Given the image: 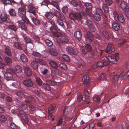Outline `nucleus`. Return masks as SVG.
<instances>
[{
	"label": "nucleus",
	"instance_id": "1",
	"mask_svg": "<svg viewBox=\"0 0 129 129\" xmlns=\"http://www.w3.org/2000/svg\"><path fill=\"white\" fill-rule=\"evenodd\" d=\"M84 13L83 12L80 13L78 12L71 13L69 14L70 18L72 20H80L82 17L84 15Z\"/></svg>",
	"mask_w": 129,
	"mask_h": 129
},
{
	"label": "nucleus",
	"instance_id": "2",
	"mask_svg": "<svg viewBox=\"0 0 129 129\" xmlns=\"http://www.w3.org/2000/svg\"><path fill=\"white\" fill-rule=\"evenodd\" d=\"M84 95L83 96L81 95H79L77 97V100L78 102H80L83 101L84 102L85 104H88L89 103V95L88 92L87 90H85L84 91Z\"/></svg>",
	"mask_w": 129,
	"mask_h": 129
},
{
	"label": "nucleus",
	"instance_id": "3",
	"mask_svg": "<svg viewBox=\"0 0 129 129\" xmlns=\"http://www.w3.org/2000/svg\"><path fill=\"white\" fill-rule=\"evenodd\" d=\"M113 14L114 19L116 21H118L122 23H124L125 20L122 14L118 13L116 11H114Z\"/></svg>",
	"mask_w": 129,
	"mask_h": 129
},
{
	"label": "nucleus",
	"instance_id": "4",
	"mask_svg": "<svg viewBox=\"0 0 129 129\" xmlns=\"http://www.w3.org/2000/svg\"><path fill=\"white\" fill-rule=\"evenodd\" d=\"M14 73V70L10 68H8L7 72L4 74V77L7 80H12L13 79L12 73Z\"/></svg>",
	"mask_w": 129,
	"mask_h": 129
},
{
	"label": "nucleus",
	"instance_id": "5",
	"mask_svg": "<svg viewBox=\"0 0 129 129\" xmlns=\"http://www.w3.org/2000/svg\"><path fill=\"white\" fill-rule=\"evenodd\" d=\"M8 16L9 15L5 13H2L0 17V24L2 23L3 22L9 23L10 20L8 18Z\"/></svg>",
	"mask_w": 129,
	"mask_h": 129
},
{
	"label": "nucleus",
	"instance_id": "6",
	"mask_svg": "<svg viewBox=\"0 0 129 129\" xmlns=\"http://www.w3.org/2000/svg\"><path fill=\"white\" fill-rule=\"evenodd\" d=\"M85 39L86 42L89 43L92 42L94 39V36L90 31H88L85 36Z\"/></svg>",
	"mask_w": 129,
	"mask_h": 129
},
{
	"label": "nucleus",
	"instance_id": "7",
	"mask_svg": "<svg viewBox=\"0 0 129 129\" xmlns=\"http://www.w3.org/2000/svg\"><path fill=\"white\" fill-rule=\"evenodd\" d=\"M66 51L68 54L71 55H76L78 52V51L76 49L69 46L67 47Z\"/></svg>",
	"mask_w": 129,
	"mask_h": 129
},
{
	"label": "nucleus",
	"instance_id": "8",
	"mask_svg": "<svg viewBox=\"0 0 129 129\" xmlns=\"http://www.w3.org/2000/svg\"><path fill=\"white\" fill-rule=\"evenodd\" d=\"M58 28L57 26H51L50 28L51 31L53 33V35L55 37H58L60 36L61 34L57 31Z\"/></svg>",
	"mask_w": 129,
	"mask_h": 129
},
{
	"label": "nucleus",
	"instance_id": "9",
	"mask_svg": "<svg viewBox=\"0 0 129 129\" xmlns=\"http://www.w3.org/2000/svg\"><path fill=\"white\" fill-rule=\"evenodd\" d=\"M28 11L30 13H31L36 16V13L37 11V8L33 6L31 3L29 4L27 6Z\"/></svg>",
	"mask_w": 129,
	"mask_h": 129
},
{
	"label": "nucleus",
	"instance_id": "10",
	"mask_svg": "<svg viewBox=\"0 0 129 129\" xmlns=\"http://www.w3.org/2000/svg\"><path fill=\"white\" fill-rule=\"evenodd\" d=\"M24 120L25 122L28 125L30 124V121L27 117V116L26 113L23 111H20L19 115Z\"/></svg>",
	"mask_w": 129,
	"mask_h": 129
},
{
	"label": "nucleus",
	"instance_id": "11",
	"mask_svg": "<svg viewBox=\"0 0 129 129\" xmlns=\"http://www.w3.org/2000/svg\"><path fill=\"white\" fill-rule=\"evenodd\" d=\"M83 83L84 85L87 87L90 86V83L89 76L86 75H84L82 79Z\"/></svg>",
	"mask_w": 129,
	"mask_h": 129
},
{
	"label": "nucleus",
	"instance_id": "12",
	"mask_svg": "<svg viewBox=\"0 0 129 129\" xmlns=\"http://www.w3.org/2000/svg\"><path fill=\"white\" fill-rule=\"evenodd\" d=\"M112 60L111 56H108L107 57H103L101 58V60L103 61L105 65L108 66L110 63V60Z\"/></svg>",
	"mask_w": 129,
	"mask_h": 129
},
{
	"label": "nucleus",
	"instance_id": "13",
	"mask_svg": "<svg viewBox=\"0 0 129 129\" xmlns=\"http://www.w3.org/2000/svg\"><path fill=\"white\" fill-rule=\"evenodd\" d=\"M24 98L26 99L25 102L28 104H34L35 103V99L33 97L25 96Z\"/></svg>",
	"mask_w": 129,
	"mask_h": 129
},
{
	"label": "nucleus",
	"instance_id": "14",
	"mask_svg": "<svg viewBox=\"0 0 129 129\" xmlns=\"http://www.w3.org/2000/svg\"><path fill=\"white\" fill-rule=\"evenodd\" d=\"M18 15L22 18L26 15V11L25 8H20L18 10Z\"/></svg>",
	"mask_w": 129,
	"mask_h": 129
},
{
	"label": "nucleus",
	"instance_id": "15",
	"mask_svg": "<svg viewBox=\"0 0 129 129\" xmlns=\"http://www.w3.org/2000/svg\"><path fill=\"white\" fill-rule=\"evenodd\" d=\"M92 47L89 44H86L85 48L82 49V53L84 54H86L87 52L91 51Z\"/></svg>",
	"mask_w": 129,
	"mask_h": 129
},
{
	"label": "nucleus",
	"instance_id": "16",
	"mask_svg": "<svg viewBox=\"0 0 129 129\" xmlns=\"http://www.w3.org/2000/svg\"><path fill=\"white\" fill-rule=\"evenodd\" d=\"M115 50V48L112 45L108 44L106 50V52L107 53L111 54Z\"/></svg>",
	"mask_w": 129,
	"mask_h": 129
},
{
	"label": "nucleus",
	"instance_id": "17",
	"mask_svg": "<svg viewBox=\"0 0 129 129\" xmlns=\"http://www.w3.org/2000/svg\"><path fill=\"white\" fill-rule=\"evenodd\" d=\"M23 84L25 86L29 87H32L33 85V83L30 79H27L24 81Z\"/></svg>",
	"mask_w": 129,
	"mask_h": 129
},
{
	"label": "nucleus",
	"instance_id": "18",
	"mask_svg": "<svg viewBox=\"0 0 129 129\" xmlns=\"http://www.w3.org/2000/svg\"><path fill=\"white\" fill-rule=\"evenodd\" d=\"M25 90L23 88H21L20 90L17 91L16 92V94L18 97L23 98L25 96V95H24V93L25 92Z\"/></svg>",
	"mask_w": 129,
	"mask_h": 129
},
{
	"label": "nucleus",
	"instance_id": "19",
	"mask_svg": "<svg viewBox=\"0 0 129 129\" xmlns=\"http://www.w3.org/2000/svg\"><path fill=\"white\" fill-rule=\"evenodd\" d=\"M112 27L114 29L117 31H118L120 28V24L116 21H114L112 23Z\"/></svg>",
	"mask_w": 129,
	"mask_h": 129
},
{
	"label": "nucleus",
	"instance_id": "20",
	"mask_svg": "<svg viewBox=\"0 0 129 129\" xmlns=\"http://www.w3.org/2000/svg\"><path fill=\"white\" fill-rule=\"evenodd\" d=\"M72 110L70 106L66 107L63 110V117L65 118L66 117V115Z\"/></svg>",
	"mask_w": 129,
	"mask_h": 129
},
{
	"label": "nucleus",
	"instance_id": "21",
	"mask_svg": "<svg viewBox=\"0 0 129 129\" xmlns=\"http://www.w3.org/2000/svg\"><path fill=\"white\" fill-rule=\"evenodd\" d=\"M129 76V70L125 73L124 72L121 73L119 75V78L120 79H124Z\"/></svg>",
	"mask_w": 129,
	"mask_h": 129
},
{
	"label": "nucleus",
	"instance_id": "22",
	"mask_svg": "<svg viewBox=\"0 0 129 129\" xmlns=\"http://www.w3.org/2000/svg\"><path fill=\"white\" fill-rule=\"evenodd\" d=\"M75 37L79 41H80L82 37V34L79 31H76L74 34Z\"/></svg>",
	"mask_w": 129,
	"mask_h": 129
},
{
	"label": "nucleus",
	"instance_id": "23",
	"mask_svg": "<svg viewBox=\"0 0 129 129\" xmlns=\"http://www.w3.org/2000/svg\"><path fill=\"white\" fill-rule=\"evenodd\" d=\"M24 71L25 74L28 76H30L32 74V72L30 69L28 67L24 66Z\"/></svg>",
	"mask_w": 129,
	"mask_h": 129
},
{
	"label": "nucleus",
	"instance_id": "24",
	"mask_svg": "<svg viewBox=\"0 0 129 129\" xmlns=\"http://www.w3.org/2000/svg\"><path fill=\"white\" fill-rule=\"evenodd\" d=\"M119 54L118 53H116L114 56V57H111L112 60H110V63H116L117 61L119 60Z\"/></svg>",
	"mask_w": 129,
	"mask_h": 129
},
{
	"label": "nucleus",
	"instance_id": "25",
	"mask_svg": "<svg viewBox=\"0 0 129 129\" xmlns=\"http://www.w3.org/2000/svg\"><path fill=\"white\" fill-rule=\"evenodd\" d=\"M105 66L104 64V62L103 63L102 62L99 61L98 62L96 63V64H93L92 66V68L93 69H95L96 67H99L100 68H102L104 67V66Z\"/></svg>",
	"mask_w": 129,
	"mask_h": 129
},
{
	"label": "nucleus",
	"instance_id": "26",
	"mask_svg": "<svg viewBox=\"0 0 129 129\" xmlns=\"http://www.w3.org/2000/svg\"><path fill=\"white\" fill-rule=\"evenodd\" d=\"M49 64L50 66L52 68L54 69H57L58 68V66L57 63L54 60H51L49 62Z\"/></svg>",
	"mask_w": 129,
	"mask_h": 129
},
{
	"label": "nucleus",
	"instance_id": "27",
	"mask_svg": "<svg viewBox=\"0 0 129 129\" xmlns=\"http://www.w3.org/2000/svg\"><path fill=\"white\" fill-rule=\"evenodd\" d=\"M18 26L19 28H21V29L24 31L27 30V27L24 22H19L18 24Z\"/></svg>",
	"mask_w": 129,
	"mask_h": 129
},
{
	"label": "nucleus",
	"instance_id": "28",
	"mask_svg": "<svg viewBox=\"0 0 129 129\" xmlns=\"http://www.w3.org/2000/svg\"><path fill=\"white\" fill-rule=\"evenodd\" d=\"M84 5L86 8V11H89L90 12L92 10V4L88 3H85Z\"/></svg>",
	"mask_w": 129,
	"mask_h": 129
},
{
	"label": "nucleus",
	"instance_id": "29",
	"mask_svg": "<svg viewBox=\"0 0 129 129\" xmlns=\"http://www.w3.org/2000/svg\"><path fill=\"white\" fill-rule=\"evenodd\" d=\"M54 15L53 13L51 12L46 13L45 14V16L47 18L51 19L54 17Z\"/></svg>",
	"mask_w": 129,
	"mask_h": 129
},
{
	"label": "nucleus",
	"instance_id": "30",
	"mask_svg": "<svg viewBox=\"0 0 129 129\" xmlns=\"http://www.w3.org/2000/svg\"><path fill=\"white\" fill-rule=\"evenodd\" d=\"M31 20L34 24L37 26H39L40 25L39 20L36 18L33 17L31 18Z\"/></svg>",
	"mask_w": 129,
	"mask_h": 129
},
{
	"label": "nucleus",
	"instance_id": "31",
	"mask_svg": "<svg viewBox=\"0 0 129 129\" xmlns=\"http://www.w3.org/2000/svg\"><path fill=\"white\" fill-rule=\"evenodd\" d=\"M62 60L63 62H69L70 61V58L68 55L63 54L62 56Z\"/></svg>",
	"mask_w": 129,
	"mask_h": 129
},
{
	"label": "nucleus",
	"instance_id": "32",
	"mask_svg": "<svg viewBox=\"0 0 129 129\" xmlns=\"http://www.w3.org/2000/svg\"><path fill=\"white\" fill-rule=\"evenodd\" d=\"M10 15L11 16L15 17L16 16V13L15 10L12 8H11L9 11Z\"/></svg>",
	"mask_w": 129,
	"mask_h": 129
},
{
	"label": "nucleus",
	"instance_id": "33",
	"mask_svg": "<svg viewBox=\"0 0 129 129\" xmlns=\"http://www.w3.org/2000/svg\"><path fill=\"white\" fill-rule=\"evenodd\" d=\"M30 66L31 67L35 70L37 69L38 68V63L35 61H32L30 64Z\"/></svg>",
	"mask_w": 129,
	"mask_h": 129
},
{
	"label": "nucleus",
	"instance_id": "34",
	"mask_svg": "<svg viewBox=\"0 0 129 129\" xmlns=\"http://www.w3.org/2000/svg\"><path fill=\"white\" fill-rule=\"evenodd\" d=\"M101 15L97 13H94L93 15V17L97 21H99L101 20Z\"/></svg>",
	"mask_w": 129,
	"mask_h": 129
},
{
	"label": "nucleus",
	"instance_id": "35",
	"mask_svg": "<svg viewBox=\"0 0 129 129\" xmlns=\"http://www.w3.org/2000/svg\"><path fill=\"white\" fill-rule=\"evenodd\" d=\"M27 108L28 106L26 104H22L19 106L18 109L20 111H22L26 109Z\"/></svg>",
	"mask_w": 129,
	"mask_h": 129
},
{
	"label": "nucleus",
	"instance_id": "36",
	"mask_svg": "<svg viewBox=\"0 0 129 129\" xmlns=\"http://www.w3.org/2000/svg\"><path fill=\"white\" fill-rule=\"evenodd\" d=\"M56 23L58 25L60 26L61 28H64V25L63 21L61 19H58L57 20Z\"/></svg>",
	"mask_w": 129,
	"mask_h": 129
},
{
	"label": "nucleus",
	"instance_id": "37",
	"mask_svg": "<svg viewBox=\"0 0 129 129\" xmlns=\"http://www.w3.org/2000/svg\"><path fill=\"white\" fill-rule=\"evenodd\" d=\"M46 83L48 84L50 86H54L56 85L55 82L52 80H48L46 81Z\"/></svg>",
	"mask_w": 129,
	"mask_h": 129
},
{
	"label": "nucleus",
	"instance_id": "38",
	"mask_svg": "<svg viewBox=\"0 0 129 129\" xmlns=\"http://www.w3.org/2000/svg\"><path fill=\"white\" fill-rule=\"evenodd\" d=\"M20 58L21 60L23 62H27L28 61V59L27 57L24 54H21Z\"/></svg>",
	"mask_w": 129,
	"mask_h": 129
},
{
	"label": "nucleus",
	"instance_id": "39",
	"mask_svg": "<svg viewBox=\"0 0 129 129\" xmlns=\"http://www.w3.org/2000/svg\"><path fill=\"white\" fill-rule=\"evenodd\" d=\"M41 4V6L45 5L48 6V4H51V2L49 0H43Z\"/></svg>",
	"mask_w": 129,
	"mask_h": 129
},
{
	"label": "nucleus",
	"instance_id": "40",
	"mask_svg": "<svg viewBox=\"0 0 129 129\" xmlns=\"http://www.w3.org/2000/svg\"><path fill=\"white\" fill-rule=\"evenodd\" d=\"M5 52L6 54L8 56H10L11 55V50L9 47L7 46L6 47Z\"/></svg>",
	"mask_w": 129,
	"mask_h": 129
},
{
	"label": "nucleus",
	"instance_id": "41",
	"mask_svg": "<svg viewBox=\"0 0 129 129\" xmlns=\"http://www.w3.org/2000/svg\"><path fill=\"white\" fill-rule=\"evenodd\" d=\"M62 118H60L58 120V122L57 123L56 126L54 127L52 129H55L56 126L59 125L60 124L63 125L65 124V122L62 121Z\"/></svg>",
	"mask_w": 129,
	"mask_h": 129
},
{
	"label": "nucleus",
	"instance_id": "42",
	"mask_svg": "<svg viewBox=\"0 0 129 129\" xmlns=\"http://www.w3.org/2000/svg\"><path fill=\"white\" fill-rule=\"evenodd\" d=\"M29 108L30 111V112L31 114H32L34 112L36 109V107L32 104H29Z\"/></svg>",
	"mask_w": 129,
	"mask_h": 129
},
{
	"label": "nucleus",
	"instance_id": "43",
	"mask_svg": "<svg viewBox=\"0 0 129 129\" xmlns=\"http://www.w3.org/2000/svg\"><path fill=\"white\" fill-rule=\"evenodd\" d=\"M102 9L105 13H107L109 12V8L106 4H104L103 5Z\"/></svg>",
	"mask_w": 129,
	"mask_h": 129
},
{
	"label": "nucleus",
	"instance_id": "44",
	"mask_svg": "<svg viewBox=\"0 0 129 129\" xmlns=\"http://www.w3.org/2000/svg\"><path fill=\"white\" fill-rule=\"evenodd\" d=\"M43 87L45 90L50 91L51 90V87L50 86L46 83L43 84Z\"/></svg>",
	"mask_w": 129,
	"mask_h": 129
},
{
	"label": "nucleus",
	"instance_id": "45",
	"mask_svg": "<svg viewBox=\"0 0 129 129\" xmlns=\"http://www.w3.org/2000/svg\"><path fill=\"white\" fill-rule=\"evenodd\" d=\"M60 41L61 42L63 43H66L68 42V39L64 36H62L60 39Z\"/></svg>",
	"mask_w": 129,
	"mask_h": 129
},
{
	"label": "nucleus",
	"instance_id": "46",
	"mask_svg": "<svg viewBox=\"0 0 129 129\" xmlns=\"http://www.w3.org/2000/svg\"><path fill=\"white\" fill-rule=\"evenodd\" d=\"M60 67L62 69L66 70L67 69V67L66 64L63 63H61L59 65Z\"/></svg>",
	"mask_w": 129,
	"mask_h": 129
},
{
	"label": "nucleus",
	"instance_id": "47",
	"mask_svg": "<svg viewBox=\"0 0 129 129\" xmlns=\"http://www.w3.org/2000/svg\"><path fill=\"white\" fill-rule=\"evenodd\" d=\"M13 85L15 87L17 88H20L21 87L20 83L18 81H16L13 83Z\"/></svg>",
	"mask_w": 129,
	"mask_h": 129
},
{
	"label": "nucleus",
	"instance_id": "48",
	"mask_svg": "<svg viewBox=\"0 0 129 129\" xmlns=\"http://www.w3.org/2000/svg\"><path fill=\"white\" fill-rule=\"evenodd\" d=\"M127 6V3L124 1H123L121 2L120 4V7L123 9H125V8Z\"/></svg>",
	"mask_w": 129,
	"mask_h": 129
},
{
	"label": "nucleus",
	"instance_id": "49",
	"mask_svg": "<svg viewBox=\"0 0 129 129\" xmlns=\"http://www.w3.org/2000/svg\"><path fill=\"white\" fill-rule=\"evenodd\" d=\"M50 52L51 55L54 56H56L57 54L56 51L54 49H50Z\"/></svg>",
	"mask_w": 129,
	"mask_h": 129
},
{
	"label": "nucleus",
	"instance_id": "50",
	"mask_svg": "<svg viewBox=\"0 0 129 129\" xmlns=\"http://www.w3.org/2000/svg\"><path fill=\"white\" fill-rule=\"evenodd\" d=\"M15 70L16 72L18 73H20L22 72L21 69L19 65H17L15 66Z\"/></svg>",
	"mask_w": 129,
	"mask_h": 129
},
{
	"label": "nucleus",
	"instance_id": "51",
	"mask_svg": "<svg viewBox=\"0 0 129 129\" xmlns=\"http://www.w3.org/2000/svg\"><path fill=\"white\" fill-rule=\"evenodd\" d=\"M45 42L47 45L49 47H51L53 45L52 42L48 39L46 40Z\"/></svg>",
	"mask_w": 129,
	"mask_h": 129
},
{
	"label": "nucleus",
	"instance_id": "52",
	"mask_svg": "<svg viewBox=\"0 0 129 129\" xmlns=\"http://www.w3.org/2000/svg\"><path fill=\"white\" fill-rule=\"evenodd\" d=\"M102 35L103 36L107 39L109 38V35L108 33L105 31H103L102 32Z\"/></svg>",
	"mask_w": 129,
	"mask_h": 129
},
{
	"label": "nucleus",
	"instance_id": "53",
	"mask_svg": "<svg viewBox=\"0 0 129 129\" xmlns=\"http://www.w3.org/2000/svg\"><path fill=\"white\" fill-rule=\"evenodd\" d=\"M8 27L10 29L13 30L14 31H16L17 29L16 26L14 25H9L8 26Z\"/></svg>",
	"mask_w": 129,
	"mask_h": 129
},
{
	"label": "nucleus",
	"instance_id": "54",
	"mask_svg": "<svg viewBox=\"0 0 129 129\" xmlns=\"http://www.w3.org/2000/svg\"><path fill=\"white\" fill-rule=\"evenodd\" d=\"M24 38L26 42L27 43H32V42L30 38L28 36L24 37Z\"/></svg>",
	"mask_w": 129,
	"mask_h": 129
},
{
	"label": "nucleus",
	"instance_id": "55",
	"mask_svg": "<svg viewBox=\"0 0 129 129\" xmlns=\"http://www.w3.org/2000/svg\"><path fill=\"white\" fill-rule=\"evenodd\" d=\"M5 61L7 63H10L12 62V59L9 57H6L5 58Z\"/></svg>",
	"mask_w": 129,
	"mask_h": 129
},
{
	"label": "nucleus",
	"instance_id": "56",
	"mask_svg": "<svg viewBox=\"0 0 129 129\" xmlns=\"http://www.w3.org/2000/svg\"><path fill=\"white\" fill-rule=\"evenodd\" d=\"M22 19L26 23L28 24H30V25L31 24L30 22L28 19L26 17V16L22 18Z\"/></svg>",
	"mask_w": 129,
	"mask_h": 129
},
{
	"label": "nucleus",
	"instance_id": "57",
	"mask_svg": "<svg viewBox=\"0 0 129 129\" xmlns=\"http://www.w3.org/2000/svg\"><path fill=\"white\" fill-rule=\"evenodd\" d=\"M12 112L13 114L15 115H17L18 116L19 115V113L20 112L19 109L13 110L12 111Z\"/></svg>",
	"mask_w": 129,
	"mask_h": 129
},
{
	"label": "nucleus",
	"instance_id": "58",
	"mask_svg": "<svg viewBox=\"0 0 129 129\" xmlns=\"http://www.w3.org/2000/svg\"><path fill=\"white\" fill-rule=\"evenodd\" d=\"M94 122H92L90 124L87 125L83 129H84L85 128H87V129H88V128H89V129H91V128L92 129L94 126Z\"/></svg>",
	"mask_w": 129,
	"mask_h": 129
},
{
	"label": "nucleus",
	"instance_id": "59",
	"mask_svg": "<svg viewBox=\"0 0 129 129\" xmlns=\"http://www.w3.org/2000/svg\"><path fill=\"white\" fill-rule=\"evenodd\" d=\"M36 81L38 85L40 86L42 85V81L41 79L39 77H37L36 78Z\"/></svg>",
	"mask_w": 129,
	"mask_h": 129
},
{
	"label": "nucleus",
	"instance_id": "60",
	"mask_svg": "<svg viewBox=\"0 0 129 129\" xmlns=\"http://www.w3.org/2000/svg\"><path fill=\"white\" fill-rule=\"evenodd\" d=\"M32 54L35 56L39 57H40L41 56V55L40 53L37 52L33 51Z\"/></svg>",
	"mask_w": 129,
	"mask_h": 129
},
{
	"label": "nucleus",
	"instance_id": "61",
	"mask_svg": "<svg viewBox=\"0 0 129 129\" xmlns=\"http://www.w3.org/2000/svg\"><path fill=\"white\" fill-rule=\"evenodd\" d=\"M62 12L65 14L67 13L68 11V8L66 6H64L62 9Z\"/></svg>",
	"mask_w": 129,
	"mask_h": 129
},
{
	"label": "nucleus",
	"instance_id": "62",
	"mask_svg": "<svg viewBox=\"0 0 129 129\" xmlns=\"http://www.w3.org/2000/svg\"><path fill=\"white\" fill-rule=\"evenodd\" d=\"M15 47L20 50H21V47L20 44L18 42H16L14 43Z\"/></svg>",
	"mask_w": 129,
	"mask_h": 129
},
{
	"label": "nucleus",
	"instance_id": "63",
	"mask_svg": "<svg viewBox=\"0 0 129 129\" xmlns=\"http://www.w3.org/2000/svg\"><path fill=\"white\" fill-rule=\"evenodd\" d=\"M10 126L12 129H16L18 128L17 126L13 122L11 123Z\"/></svg>",
	"mask_w": 129,
	"mask_h": 129
},
{
	"label": "nucleus",
	"instance_id": "64",
	"mask_svg": "<svg viewBox=\"0 0 129 129\" xmlns=\"http://www.w3.org/2000/svg\"><path fill=\"white\" fill-rule=\"evenodd\" d=\"M125 14L126 17L129 18V9L127 8L125 10Z\"/></svg>",
	"mask_w": 129,
	"mask_h": 129
}]
</instances>
